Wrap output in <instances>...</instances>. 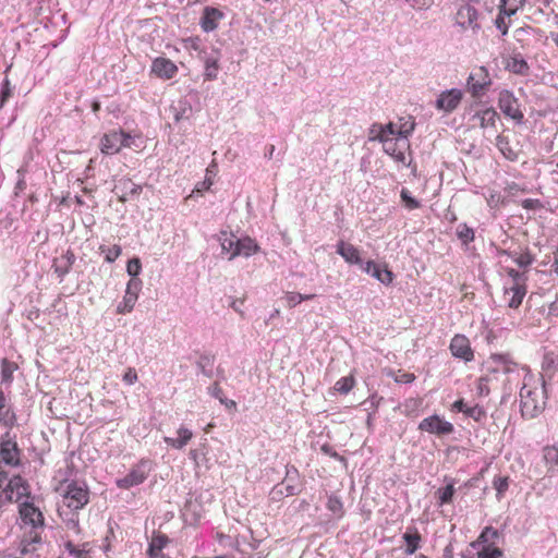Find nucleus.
<instances>
[{
    "mask_svg": "<svg viewBox=\"0 0 558 558\" xmlns=\"http://www.w3.org/2000/svg\"><path fill=\"white\" fill-rule=\"evenodd\" d=\"M19 513L22 521V529H29L28 532H24L21 541V553L26 555L37 550V546L41 543L45 518L39 508L28 501L20 504Z\"/></svg>",
    "mask_w": 558,
    "mask_h": 558,
    "instance_id": "nucleus-1",
    "label": "nucleus"
},
{
    "mask_svg": "<svg viewBox=\"0 0 558 558\" xmlns=\"http://www.w3.org/2000/svg\"><path fill=\"white\" fill-rule=\"evenodd\" d=\"M546 404L545 381L542 376L526 374L520 390V407L522 416L534 418L544 410Z\"/></svg>",
    "mask_w": 558,
    "mask_h": 558,
    "instance_id": "nucleus-2",
    "label": "nucleus"
},
{
    "mask_svg": "<svg viewBox=\"0 0 558 558\" xmlns=\"http://www.w3.org/2000/svg\"><path fill=\"white\" fill-rule=\"evenodd\" d=\"M393 122L385 125L375 123L369 131L371 141H379L384 151L395 161L407 165L405 151L410 148L409 140L393 133Z\"/></svg>",
    "mask_w": 558,
    "mask_h": 558,
    "instance_id": "nucleus-3",
    "label": "nucleus"
},
{
    "mask_svg": "<svg viewBox=\"0 0 558 558\" xmlns=\"http://www.w3.org/2000/svg\"><path fill=\"white\" fill-rule=\"evenodd\" d=\"M60 514L76 513L89 502V489L85 483L65 482L61 494Z\"/></svg>",
    "mask_w": 558,
    "mask_h": 558,
    "instance_id": "nucleus-4",
    "label": "nucleus"
},
{
    "mask_svg": "<svg viewBox=\"0 0 558 558\" xmlns=\"http://www.w3.org/2000/svg\"><path fill=\"white\" fill-rule=\"evenodd\" d=\"M507 278L504 281V298L510 308H519L527 292V276L525 271H518L506 267Z\"/></svg>",
    "mask_w": 558,
    "mask_h": 558,
    "instance_id": "nucleus-5",
    "label": "nucleus"
},
{
    "mask_svg": "<svg viewBox=\"0 0 558 558\" xmlns=\"http://www.w3.org/2000/svg\"><path fill=\"white\" fill-rule=\"evenodd\" d=\"M150 471V462L142 460L135 464L124 477L118 478L116 485L121 489H130L133 486L142 484L148 477Z\"/></svg>",
    "mask_w": 558,
    "mask_h": 558,
    "instance_id": "nucleus-6",
    "label": "nucleus"
},
{
    "mask_svg": "<svg viewBox=\"0 0 558 558\" xmlns=\"http://www.w3.org/2000/svg\"><path fill=\"white\" fill-rule=\"evenodd\" d=\"M131 140L130 134L122 130H113L106 134L100 140V150L105 155H113L121 150L122 147H129Z\"/></svg>",
    "mask_w": 558,
    "mask_h": 558,
    "instance_id": "nucleus-7",
    "label": "nucleus"
},
{
    "mask_svg": "<svg viewBox=\"0 0 558 558\" xmlns=\"http://www.w3.org/2000/svg\"><path fill=\"white\" fill-rule=\"evenodd\" d=\"M490 84V75L485 66H477L473 69L466 80V87L472 97L483 96Z\"/></svg>",
    "mask_w": 558,
    "mask_h": 558,
    "instance_id": "nucleus-8",
    "label": "nucleus"
},
{
    "mask_svg": "<svg viewBox=\"0 0 558 558\" xmlns=\"http://www.w3.org/2000/svg\"><path fill=\"white\" fill-rule=\"evenodd\" d=\"M480 13L470 1H462L456 13V23L462 29L476 31L480 28Z\"/></svg>",
    "mask_w": 558,
    "mask_h": 558,
    "instance_id": "nucleus-9",
    "label": "nucleus"
},
{
    "mask_svg": "<svg viewBox=\"0 0 558 558\" xmlns=\"http://www.w3.org/2000/svg\"><path fill=\"white\" fill-rule=\"evenodd\" d=\"M498 106L506 117L522 122L524 114L520 109L519 100L509 90H501L498 96Z\"/></svg>",
    "mask_w": 558,
    "mask_h": 558,
    "instance_id": "nucleus-10",
    "label": "nucleus"
},
{
    "mask_svg": "<svg viewBox=\"0 0 558 558\" xmlns=\"http://www.w3.org/2000/svg\"><path fill=\"white\" fill-rule=\"evenodd\" d=\"M418 429L437 436L449 435L454 427L450 422L445 421L439 415L434 414L421 421Z\"/></svg>",
    "mask_w": 558,
    "mask_h": 558,
    "instance_id": "nucleus-11",
    "label": "nucleus"
},
{
    "mask_svg": "<svg viewBox=\"0 0 558 558\" xmlns=\"http://www.w3.org/2000/svg\"><path fill=\"white\" fill-rule=\"evenodd\" d=\"M178 72V65L168 58L157 57L151 61L150 74L155 75L160 80H172L177 76Z\"/></svg>",
    "mask_w": 558,
    "mask_h": 558,
    "instance_id": "nucleus-12",
    "label": "nucleus"
},
{
    "mask_svg": "<svg viewBox=\"0 0 558 558\" xmlns=\"http://www.w3.org/2000/svg\"><path fill=\"white\" fill-rule=\"evenodd\" d=\"M0 459L9 466H19L21 464V449L15 440L5 437L1 438Z\"/></svg>",
    "mask_w": 558,
    "mask_h": 558,
    "instance_id": "nucleus-13",
    "label": "nucleus"
},
{
    "mask_svg": "<svg viewBox=\"0 0 558 558\" xmlns=\"http://www.w3.org/2000/svg\"><path fill=\"white\" fill-rule=\"evenodd\" d=\"M462 98H463V93L461 89L451 88L449 90L442 92L438 96L435 107L440 111L450 113L458 108Z\"/></svg>",
    "mask_w": 558,
    "mask_h": 558,
    "instance_id": "nucleus-14",
    "label": "nucleus"
},
{
    "mask_svg": "<svg viewBox=\"0 0 558 558\" xmlns=\"http://www.w3.org/2000/svg\"><path fill=\"white\" fill-rule=\"evenodd\" d=\"M4 494L7 500L17 502L29 496V485L22 476L15 475L9 481Z\"/></svg>",
    "mask_w": 558,
    "mask_h": 558,
    "instance_id": "nucleus-15",
    "label": "nucleus"
},
{
    "mask_svg": "<svg viewBox=\"0 0 558 558\" xmlns=\"http://www.w3.org/2000/svg\"><path fill=\"white\" fill-rule=\"evenodd\" d=\"M450 352L454 357L470 362L474 359V352L470 340L464 335H454L449 345Z\"/></svg>",
    "mask_w": 558,
    "mask_h": 558,
    "instance_id": "nucleus-16",
    "label": "nucleus"
},
{
    "mask_svg": "<svg viewBox=\"0 0 558 558\" xmlns=\"http://www.w3.org/2000/svg\"><path fill=\"white\" fill-rule=\"evenodd\" d=\"M363 271L377 279L383 284L389 286L395 279L393 272L387 264H376L374 260H367L363 266Z\"/></svg>",
    "mask_w": 558,
    "mask_h": 558,
    "instance_id": "nucleus-17",
    "label": "nucleus"
},
{
    "mask_svg": "<svg viewBox=\"0 0 558 558\" xmlns=\"http://www.w3.org/2000/svg\"><path fill=\"white\" fill-rule=\"evenodd\" d=\"M171 543L170 538L159 532L154 531L148 544V548L146 550L148 558H169L165 553L163 549Z\"/></svg>",
    "mask_w": 558,
    "mask_h": 558,
    "instance_id": "nucleus-18",
    "label": "nucleus"
},
{
    "mask_svg": "<svg viewBox=\"0 0 558 558\" xmlns=\"http://www.w3.org/2000/svg\"><path fill=\"white\" fill-rule=\"evenodd\" d=\"M472 120L475 121L476 125L481 129L496 132V123L499 120V116L494 108H486L476 111L472 117Z\"/></svg>",
    "mask_w": 558,
    "mask_h": 558,
    "instance_id": "nucleus-19",
    "label": "nucleus"
},
{
    "mask_svg": "<svg viewBox=\"0 0 558 558\" xmlns=\"http://www.w3.org/2000/svg\"><path fill=\"white\" fill-rule=\"evenodd\" d=\"M223 16V13L219 9L206 7L201 17L202 29L207 33L215 31Z\"/></svg>",
    "mask_w": 558,
    "mask_h": 558,
    "instance_id": "nucleus-20",
    "label": "nucleus"
},
{
    "mask_svg": "<svg viewBox=\"0 0 558 558\" xmlns=\"http://www.w3.org/2000/svg\"><path fill=\"white\" fill-rule=\"evenodd\" d=\"M337 253L351 265H360L362 268L365 263L362 262L360 251L351 243L339 241L337 243Z\"/></svg>",
    "mask_w": 558,
    "mask_h": 558,
    "instance_id": "nucleus-21",
    "label": "nucleus"
},
{
    "mask_svg": "<svg viewBox=\"0 0 558 558\" xmlns=\"http://www.w3.org/2000/svg\"><path fill=\"white\" fill-rule=\"evenodd\" d=\"M402 539L405 544L404 554L413 555L421 547L422 535L416 527H409L407 532L403 533Z\"/></svg>",
    "mask_w": 558,
    "mask_h": 558,
    "instance_id": "nucleus-22",
    "label": "nucleus"
},
{
    "mask_svg": "<svg viewBox=\"0 0 558 558\" xmlns=\"http://www.w3.org/2000/svg\"><path fill=\"white\" fill-rule=\"evenodd\" d=\"M259 251L258 244L255 240L250 236H245L242 239H238L236 251H233V254L230 255V259H233L236 256H252L253 254Z\"/></svg>",
    "mask_w": 558,
    "mask_h": 558,
    "instance_id": "nucleus-23",
    "label": "nucleus"
},
{
    "mask_svg": "<svg viewBox=\"0 0 558 558\" xmlns=\"http://www.w3.org/2000/svg\"><path fill=\"white\" fill-rule=\"evenodd\" d=\"M201 59L204 61V80L215 81L218 77L219 72V56H202Z\"/></svg>",
    "mask_w": 558,
    "mask_h": 558,
    "instance_id": "nucleus-24",
    "label": "nucleus"
},
{
    "mask_svg": "<svg viewBox=\"0 0 558 558\" xmlns=\"http://www.w3.org/2000/svg\"><path fill=\"white\" fill-rule=\"evenodd\" d=\"M415 129V121L412 116L402 117L398 123H393V133L400 137L409 140V136Z\"/></svg>",
    "mask_w": 558,
    "mask_h": 558,
    "instance_id": "nucleus-25",
    "label": "nucleus"
},
{
    "mask_svg": "<svg viewBox=\"0 0 558 558\" xmlns=\"http://www.w3.org/2000/svg\"><path fill=\"white\" fill-rule=\"evenodd\" d=\"M177 433V438L166 437L165 442L174 449H182L192 439L193 433L185 427H180Z\"/></svg>",
    "mask_w": 558,
    "mask_h": 558,
    "instance_id": "nucleus-26",
    "label": "nucleus"
},
{
    "mask_svg": "<svg viewBox=\"0 0 558 558\" xmlns=\"http://www.w3.org/2000/svg\"><path fill=\"white\" fill-rule=\"evenodd\" d=\"M543 461L548 473H554L558 466V447L545 446L543 448Z\"/></svg>",
    "mask_w": 558,
    "mask_h": 558,
    "instance_id": "nucleus-27",
    "label": "nucleus"
},
{
    "mask_svg": "<svg viewBox=\"0 0 558 558\" xmlns=\"http://www.w3.org/2000/svg\"><path fill=\"white\" fill-rule=\"evenodd\" d=\"M116 189H121L123 191V194L120 196L121 202H125L128 195L138 196L142 193V186L140 184H135L131 179L120 180Z\"/></svg>",
    "mask_w": 558,
    "mask_h": 558,
    "instance_id": "nucleus-28",
    "label": "nucleus"
},
{
    "mask_svg": "<svg viewBox=\"0 0 558 558\" xmlns=\"http://www.w3.org/2000/svg\"><path fill=\"white\" fill-rule=\"evenodd\" d=\"M492 361L494 364V372H502L504 374H509L517 369V364L504 355H494Z\"/></svg>",
    "mask_w": 558,
    "mask_h": 558,
    "instance_id": "nucleus-29",
    "label": "nucleus"
},
{
    "mask_svg": "<svg viewBox=\"0 0 558 558\" xmlns=\"http://www.w3.org/2000/svg\"><path fill=\"white\" fill-rule=\"evenodd\" d=\"M19 368L17 364L8 359L1 360V383L10 386L13 381V374Z\"/></svg>",
    "mask_w": 558,
    "mask_h": 558,
    "instance_id": "nucleus-30",
    "label": "nucleus"
},
{
    "mask_svg": "<svg viewBox=\"0 0 558 558\" xmlns=\"http://www.w3.org/2000/svg\"><path fill=\"white\" fill-rule=\"evenodd\" d=\"M454 493L456 488L452 482L446 485L445 487L437 489L436 498L438 506L450 504L452 501Z\"/></svg>",
    "mask_w": 558,
    "mask_h": 558,
    "instance_id": "nucleus-31",
    "label": "nucleus"
},
{
    "mask_svg": "<svg viewBox=\"0 0 558 558\" xmlns=\"http://www.w3.org/2000/svg\"><path fill=\"white\" fill-rule=\"evenodd\" d=\"M326 507L327 509L332 512V514L335 515V518L337 519H341L343 518L345 511H344V506H343V502L342 500L340 499V497L336 496V495H330L328 497V500H327V504H326Z\"/></svg>",
    "mask_w": 558,
    "mask_h": 558,
    "instance_id": "nucleus-32",
    "label": "nucleus"
},
{
    "mask_svg": "<svg viewBox=\"0 0 558 558\" xmlns=\"http://www.w3.org/2000/svg\"><path fill=\"white\" fill-rule=\"evenodd\" d=\"M506 68L510 72H512L514 74H520V75L527 74L529 69H530L527 62L524 59L517 58V57L508 60Z\"/></svg>",
    "mask_w": 558,
    "mask_h": 558,
    "instance_id": "nucleus-33",
    "label": "nucleus"
},
{
    "mask_svg": "<svg viewBox=\"0 0 558 558\" xmlns=\"http://www.w3.org/2000/svg\"><path fill=\"white\" fill-rule=\"evenodd\" d=\"M137 301V295L134 293H125L123 300L117 306L118 314H126L133 311L135 303Z\"/></svg>",
    "mask_w": 558,
    "mask_h": 558,
    "instance_id": "nucleus-34",
    "label": "nucleus"
},
{
    "mask_svg": "<svg viewBox=\"0 0 558 558\" xmlns=\"http://www.w3.org/2000/svg\"><path fill=\"white\" fill-rule=\"evenodd\" d=\"M526 0H500L498 8L504 9V13H508V16L514 15L525 4Z\"/></svg>",
    "mask_w": 558,
    "mask_h": 558,
    "instance_id": "nucleus-35",
    "label": "nucleus"
},
{
    "mask_svg": "<svg viewBox=\"0 0 558 558\" xmlns=\"http://www.w3.org/2000/svg\"><path fill=\"white\" fill-rule=\"evenodd\" d=\"M354 385H355L354 376L353 375L345 376L336 381L335 390L342 395H347L348 392H350L353 389Z\"/></svg>",
    "mask_w": 558,
    "mask_h": 558,
    "instance_id": "nucleus-36",
    "label": "nucleus"
},
{
    "mask_svg": "<svg viewBox=\"0 0 558 558\" xmlns=\"http://www.w3.org/2000/svg\"><path fill=\"white\" fill-rule=\"evenodd\" d=\"M16 422V415L13 409L8 404L0 410V423L4 426L12 427Z\"/></svg>",
    "mask_w": 558,
    "mask_h": 558,
    "instance_id": "nucleus-37",
    "label": "nucleus"
},
{
    "mask_svg": "<svg viewBox=\"0 0 558 558\" xmlns=\"http://www.w3.org/2000/svg\"><path fill=\"white\" fill-rule=\"evenodd\" d=\"M99 251L105 254V260L108 263H113L118 259L122 252L121 246L118 244H114L111 247L100 245Z\"/></svg>",
    "mask_w": 558,
    "mask_h": 558,
    "instance_id": "nucleus-38",
    "label": "nucleus"
},
{
    "mask_svg": "<svg viewBox=\"0 0 558 558\" xmlns=\"http://www.w3.org/2000/svg\"><path fill=\"white\" fill-rule=\"evenodd\" d=\"M499 9V13L495 20V25L497 27V29L501 33V35H507L508 34V29H509V25H510V22L507 21V19H510L511 16H508V13H504V9L502 8H498Z\"/></svg>",
    "mask_w": 558,
    "mask_h": 558,
    "instance_id": "nucleus-39",
    "label": "nucleus"
},
{
    "mask_svg": "<svg viewBox=\"0 0 558 558\" xmlns=\"http://www.w3.org/2000/svg\"><path fill=\"white\" fill-rule=\"evenodd\" d=\"M498 537V531L492 526H486L477 538V543L492 545Z\"/></svg>",
    "mask_w": 558,
    "mask_h": 558,
    "instance_id": "nucleus-40",
    "label": "nucleus"
},
{
    "mask_svg": "<svg viewBox=\"0 0 558 558\" xmlns=\"http://www.w3.org/2000/svg\"><path fill=\"white\" fill-rule=\"evenodd\" d=\"M238 246V238L234 234L222 233L221 238V247L222 251L233 254V251H236Z\"/></svg>",
    "mask_w": 558,
    "mask_h": 558,
    "instance_id": "nucleus-41",
    "label": "nucleus"
},
{
    "mask_svg": "<svg viewBox=\"0 0 558 558\" xmlns=\"http://www.w3.org/2000/svg\"><path fill=\"white\" fill-rule=\"evenodd\" d=\"M502 550L498 547L486 545L478 553L477 558H501Z\"/></svg>",
    "mask_w": 558,
    "mask_h": 558,
    "instance_id": "nucleus-42",
    "label": "nucleus"
},
{
    "mask_svg": "<svg viewBox=\"0 0 558 558\" xmlns=\"http://www.w3.org/2000/svg\"><path fill=\"white\" fill-rule=\"evenodd\" d=\"M183 43V46L186 50H194V51H197L198 52V57L201 58L202 57V53L205 52L203 49H202V40L199 37L197 36H194V37H187V38H184L182 40Z\"/></svg>",
    "mask_w": 558,
    "mask_h": 558,
    "instance_id": "nucleus-43",
    "label": "nucleus"
},
{
    "mask_svg": "<svg viewBox=\"0 0 558 558\" xmlns=\"http://www.w3.org/2000/svg\"><path fill=\"white\" fill-rule=\"evenodd\" d=\"M87 544L83 545V548H77L71 541L64 544L68 553L74 558H86L88 554V549H86Z\"/></svg>",
    "mask_w": 558,
    "mask_h": 558,
    "instance_id": "nucleus-44",
    "label": "nucleus"
},
{
    "mask_svg": "<svg viewBox=\"0 0 558 558\" xmlns=\"http://www.w3.org/2000/svg\"><path fill=\"white\" fill-rule=\"evenodd\" d=\"M464 414L475 422H482L486 417L485 410L478 404L468 407Z\"/></svg>",
    "mask_w": 558,
    "mask_h": 558,
    "instance_id": "nucleus-45",
    "label": "nucleus"
},
{
    "mask_svg": "<svg viewBox=\"0 0 558 558\" xmlns=\"http://www.w3.org/2000/svg\"><path fill=\"white\" fill-rule=\"evenodd\" d=\"M457 235L463 243L468 244L474 240V231L466 225H460L457 229Z\"/></svg>",
    "mask_w": 558,
    "mask_h": 558,
    "instance_id": "nucleus-46",
    "label": "nucleus"
},
{
    "mask_svg": "<svg viewBox=\"0 0 558 558\" xmlns=\"http://www.w3.org/2000/svg\"><path fill=\"white\" fill-rule=\"evenodd\" d=\"M400 197L408 209L413 210L420 207V202L415 199L407 189L401 191Z\"/></svg>",
    "mask_w": 558,
    "mask_h": 558,
    "instance_id": "nucleus-47",
    "label": "nucleus"
},
{
    "mask_svg": "<svg viewBox=\"0 0 558 558\" xmlns=\"http://www.w3.org/2000/svg\"><path fill=\"white\" fill-rule=\"evenodd\" d=\"M494 488L497 492L498 497H502V495L507 492L509 487V478L507 476H498L493 481Z\"/></svg>",
    "mask_w": 558,
    "mask_h": 558,
    "instance_id": "nucleus-48",
    "label": "nucleus"
},
{
    "mask_svg": "<svg viewBox=\"0 0 558 558\" xmlns=\"http://www.w3.org/2000/svg\"><path fill=\"white\" fill-rule=\"evenodd\" d=\"M11 96H12L11 83L8 78H5L2 83V87H1V92H0V109L3 108V106L11 98Z\"/></svg>",
    "mask_w": 558,
    "mask_h": 558,
    "instance_id": "nucleus-49",
    "label": "nucleus"
},
{
    "mask_svg": "<svg viewBox=\"0 0 558 558\" xmlns=\"http://www.w3.org/2000/svg\"><path fill=\"white\" fill-rule=\"evenodd\" d=\"M532 32H534V28L532 26H523V27H519L514 31V38L517 39V41L523 44V41L526 39V36H529ZM524 45H522L523 47Z\"/></svg>",
    "mask_w": 558,
    "mask_h": 558,
    "instance_id": "nucleus-50",
    "label": "nucleus"
},
{
    "mask_svg": "<svg viewBox=\"0 0 558 558\" xmlns=\"http://www.w3.org/2000/svg\"><path fill=\"white\" fill-rule=\"evenodd\" d=\"M142 269V264L138 258H133L128 262L126 271L130 276H137Z\"/></svg>",
    "mask_w": 558,
    "mask_h": 558,
    "instance_id": "nucleus-51",
    "label": "nucleus"
},
{
    "mask_svg": "<svg viewBox=\"0 0 558 558\" xmlns=\"http://www.w3.org/2000/svg\"><path fill=\"white\" fill-rule=\"evenodd\" d=\"M287 305L292 308L303 302V294L298 292H288L286 295Z\"/></svg>",
    "mask_w": 558,
    "mask_h": 558,
    "instance_id": "nucleus-52",
    "label": "nucleus"
},
{
    "mask_svg": "<svg viewBox=\"0 0 558 558\" xmlns=\"http://www.w3.org/2000/svg\"><path fill=\"white\" fill-rule=\"evenodd\" d=\"M513 259L520 267H526L533 263L534 258H533L532 254H530L529 252H525V253H521V254L517 255Z\"/></svg>",
    "mask_w": 558,
    "mask_h": 558,
    "instance_id": "nucleus-53",
    "label": "nucleus"
},
{
    "mask_svg": "<svg viewBox=\"0 0 558 558\" xmlns=\"http://www.w3.org/2000/svg\"><path fill=\"white\" fill-rule=\"evenodd\" d=\"M137 379H138V376H137L136 369L134 367H128L122 377V380L124 381V384L130 386V385L135 384L137 381Z\"/></svg>",
    "mask_w": 558,
    "mask_h": 558,
    "instance_id": "nucleus-54",
    "label": "nucleus"
},
{
    "mask_svg": "<svg viewBox=\"0 0 558 558\" xmlns=\"http://www.w3.org/2000/svg\"><path fill=\"white\" fill-rule=\"evenodd\" d=\"M415 375L413 373H407L399 371V374L395 377L397 383L410 384L415 380Z\"/></svg>",
    "mask_w": 558,
    "mask_h": 558,
    "instance_id": "nucleus-55",
    "label": "nucleus"
},
{
    "mask_svg": "<svg viewBox=\"0 0 558 558\" xmlns=\"http://www.w3.org/2000/svg\"><path fill=\"white\" fill-rule=\"evenodd\" d=\"M521 206L524 209L534 210V209L541 208L542 207V203H541L539 199L526 198V199L522 201Z\"/></svg>",
    "mask_w": 558,
    "mask_h": 558,
    "instance_id": "nucleus-56",
    "label": "nucleus"
},
{
    "mask_svg": "<svg viewBox=\"0 0 558 558\" xmlns=\"http://www.w3.org/2000/svg\"><path fill=\"white\" fill-rule=\"evenodd\" d=\"M209 393L215 397L216 399H218L219 401L221 399L225 398V393H223V390L222 388L220 387L219 383L218 381H215L210 387H209Z\"/></svg>",
    "mask_w": 558,
    "mask_h": 558,
    "instance_id": "nucleus-57",
    "label": "nucleus"
},
{
    "mask_svg": "<svg viewBox=\"0 0 558 558\" xmlns=\"http://www.w3.org/2000/svg\"><path fill=\"white\" fill-rule=\"evenodd\" d=\"M141 289V282L136 280H130L126 286L125 293H134L138 296V292Z\"/></svg>",
    "mask_w": 558,
    "mask_h": 558,
    "instance_id": "nucleus-58",
    "label": "nucleus"
},
{
    "mask_svg": "<svg viewBox=\"0 0 558 558\" xmlns=\"http://www.w3.org/2000/svg\"><path fill=\"white\" fill-rule=\"evenodd\" d=\"M466 408L468 405L464 403L463 399H459L452 404L453 410L462 413H465Z\"/></svg>",
    "mask_w": 558,
    "mask_h": 558,
    "instance_id": "nucleus-59",
    "label": "nucleus"
},
{
    "mask_svg": "<svg viewBox=\"0 0 558 558\" xmlns=\"http://www.w3.org/2000/svg\"><path fill=\"white\" fill-rule=\"evenodd\" d=\"M221 404H223L227 409H235L236 402L230 399H227L226 397L219 401Z\"/></svg>",
    "mask_w": 558,
    "mask_h": 558,
    "instance_id": "nucleus-60",
    "label": "nucleus"
},
{
    "mask_svg": "<svg viewBox=\"0 0 558 558\" xmlns=\"http://www.w3.org/2000/svg\"><path fill=\"white\" fill-rule=\"evenodd\" d=\"M8 405V399L3 391L0 390V410Z\"/></svg>",
    "mask_w": 558,
    "mask_h": 558,
    "instance_id": "nucleus-61",
    "label": "nucleus"
},
{
    "mask_svg": "<svg viewBox=\"0 0 558 558\" xmlns=\"http://www.w3.org/2000/svg\"><path fill=\"white\" fill-rule=\"evenodd\" d=\"M204 363H207V364H211L213 363V357H209V356H203L201 357L198 364L199 366H202L204 368L205 364Z\"/></svg>",
    "mask_w": 558,
    "mask_h": 558,
    "instance_id": "nucleus-62",
    "label": "nucleus"
},
{
    "mask_svg": "<svg viewBox=\"0 0 558 558\" xmlns=\"http://www.w3.org/2000/svg\"><path fill=\"white\" fill-rule=\"evenodd\" d=\"M555 360H556V357L554 355H546L545 356V362L548 363V366L551 365V364H555Z\"/></svg>",
    "mask_w": 558,
    "mask_h": 558,
    "instance_id": "nucleus-63",
    "label": "nucleus"
},
{
    "mask_svg": "<svg viewBox=\"0 0 558 558\" xmlns=\"http://www.w3.org/2000/svg\"><path fill=\"white\" fill-rule=\"evenodd\" d=\"M73 527L76 530L77 533H80L81 527H80V524H78V520L73 521Z\"/></svg>",
    "mask_w": 558,
    "mask_h": 558,
    "instance_id": "nucleus-64",
    "label": "nucleus"
}]
</instances>
